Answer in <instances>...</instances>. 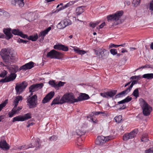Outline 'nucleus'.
<instances>
[{
    "mask_svg": "<svg viewBox=\"0 0 153 153\" xmlns=\"http://www.w3.org/2000/svg\"><path fill=\"white\" fill-rule=\"evenodd\" d=\"M109 52L105 49L102 48L99 50V58L104 59L106 58L109 54Z\"/></svg>",
    "mask_w": 153,
    "mask_h": 153,
    "instance_id": "nucleus-16",
    "label": "nucleus"
},
{
    "mask_svg": "<svg viewBox=\"0 0 153 153\" xmlns=\"http://www.w3.org/2000/svg\"><path fill=\"white\" fill-rule=\"evenodd\" d=\"M89 98V96L85 94L81 93L76 99L77 102L79 101H81L83 100H87Z\"/></svg>",
    "mask_w": 153,
    "mask_h": 153,
    "instance_id": "nucleus-18",
    "label": "nucleus"
},
{
    "mask_svg": "<svg viewBox=\"0 0 153 153\" xmlns=\"http://www.w3.org/2000/svg\"><path fill=\"white\" fill-rule=\"evenodd\" d=\"M11 29L9 28H4L3 29V32L6 35V36L3 34H0V38H5L7 39H9L11 38L13 35L11 33Z\"/></svg>",
    "mask_w": 153,
    "mask_h": 153,
    "instance_id": "nucleus-11",
    "label": "nucleus"
},
{
    "mask_svg": "<svg viewBox=\"0 0 153 153\" xmlns=\"http://www.w3.org/2000/svg\"><path fill=\"white\" fill-rule=\"evenodd\" d=\"M7 81V76H6L4 79H1L0 80V82H2L3 83L8 82V81Z\"/></svg>",
    "mask_w": 153,
    "mask_h": 153,
    "instance_id": "nucleus-56",
    "label": "nucleus"
},
{
    "mask_svg": "<svg viewBox=\"0 0 153 153\" xmlns=\"http://www.w3.org/2000/svg\"><path fill=\"white\" fill-rule=\"evenodd\" d=\"M82 7H84V6H82L78 7L76 9V16L80 15L84 12V9L82 8Z\"/></svg>",
    "mask_w": 153,
    "mask_h": 153,
    "instance_id": "nucleus-27",
    "label": "nucleus"
},
{
    "mask_svg": "<svg viewBox=\"0 0 153 153\" xmlns=\"http://www.w3.org/2000/svg\"><path fill=\"white\" fill-rule=\"evenodd\" d=\"M139 77H140V76H132L130 78V79H137V78H139Z\"/></svg>",
    "mask_w": 153,
    "mask_h": 153,
    "instance_id": "nucleus-62",
    "label": "nucleus"
},
{
    "mask_svg": "<svg viewBox=\"0 0 153 153\" xmlns=\"http://www.w3.org/2000/svg\"><path fill=\"white\" fill-rule=\"evenodd\" d=\"M59 99H60V97L59 96H58L56 98L54 99L52 103L51 104V105H53L55 104H62V103H61V99L59 101Z\"/></svg>",
    "mask_w": 153,
    "mask_h": 153,
    "instance_id": "nucleus-26",
    "label": "nucleus"
},
{
    "mask_svg": "<svg viewBox=\"0 0 153 153\" xmlns=\"http://www.w3.org/2000/svg\"><path fill=\"white\" fill-rule=\"evenodd\" d=\"M74 51L79 54H84L86 53L85 51L79 50V48H74Z\"/></svg>",
    "mask_w": 153,
    "mask_h": 153,
    "instance_id": "nucleus-32",
    "label": "nucleus"
},
{
    "mask_svg": "<svg viewBox=\"0 0 153 153\" xmlns=\"http://www.w3.org/2000/svg\"><path fill=\"white\" fill-rule=\"evenodd\" d=\"M61 103L65 102L73 103L77 102L76 99H75L74 96L72 94H68L64 95L61 99Z\"/></svg>",
    "mask_w": 153,
    "mask_h": 153,
    "instance_id": "nucleus-4",
    "label": "nucleus"
},
{
    "mask_svg": "<svg viewBox=\"0 0 153 153\" xmlns=\"http://www.w3.org/2000/svg\"><path fill=\"white\" fill-rule=\"evenodd\" d=\"M93 113L95 115H97L101 114V113H102V112L101 111L94 112Z\"/></svg>",
    "mask_w": 153,
    "mask_h": 153,
    "instance_id": "nucleus-63",
    "label": "nucleus"
},
{
    "mask_svg": "<svg viewBox=\"0 0 153 153\" xmlns=\"http://www.w3.org/2000/svg\"><path fill=\"white\" fill-rule=\"evenodd\" d=\"M137 81L134 80L132 82L128 88H127L124 91H122L117 94L116 95L115 97V98L121 97L123 96V95L127 94L131 89L133 86L137 83Z\"/></svg>",
    "mask_w": 153,
    "mask_h": 153,
    "instance_id": "nucleus-7",
    "label": "nucleus"
},
{
    "mask_svg": "<svg viewBox=\"0 0 153 153\" xmlns=\"http://www.w3.org/2000/svg\"><path fill=\"white\" fill-rule=\"evenodd\" d=\"M22 97L21 96H18L16 97L15 99L14 100V106L13 108H16L17 107L19 101H22Z\"/></svg>",
    "mask_w": 153,
    "mask_h": 153,
    "instance_id": "nucleus-24",
    "label": "nucleus"
},
{
    "mask_svg": "<svg viewBox=\"0 0 153 153\" xmlns=\"http://www.w3.org/2000/svg\"><path fill=\"white\" fill-rule=\"evenodd\" d=\"M140 0H133L132 4L134 7H137L140 5Z\"/></svg>",
    "mask_w": 153,
    "mask_h": 153,
    "instance_id": "nucleus-34",
    "label": "nucleus"
},
{
    "mask_svg": "<svg viewBox=\"0 0 153 153\" xmlns=\"http://www.w3.org/2000/svg\"><path fill=\"white\" fill-rule=\"evenodd\" d=\"M43 86L42 83L33 84L31 85L29 88V92L32 93L40 89Z\"/></svg>",
    "mask_w": 153,
    "mask_h": 153,
    "instance_id": "nucleus-12",
    "label": "nucleus"
},
{
    "mask_svg": "<svg viewBox=\"0 0 153 153\" xmlns=\"http://www.w3.org/2000/svg\"><path fill=\"white\" fill-rule=\"evenodd\" d=\"M49 84L56 89V84L53 81H50L49 82Z\"/></svg>",
    "mask_w": 153,
    "mask_h": 153,
    "instance_id": "nucleus-44",
    "label": "nucleus"
},
{
    "mask_svg": "<svg viewBox=\"0 0 153 153\" xmlns=\"http://www.w3.org/2000/svg\"><path fill=\"white\" fill-rule=\"evenodd\" d=\"M8 68L11 73H15L17 71H19L18 67L15 65H12L10 67H9Z\"/></svg>",
    "mask_w": 153,
    "mask_h": 153,
    "instance_id": "nucleus-21",
    "label": "nucleus"
},
{
    "mask_svg": "<svg viewBox=\"0 0 153 153\" xmlns=\"http://www.w3.org/2000/svg\"><path fill=\"white\" fill-rule=\"evenodd\" d=\"M146 153H153V150H151L150 149H149L148 150L146 151Z\"/></svg>",
    "mask_w": 153,
    "mask_h": 153,
    "instance_id": "nucleus-64",
    "label": "nucleus"
},
{
    "mask_svg": "<svg viewBox=\"0 0 153 153\" xmlns=\"http://www.w3.org/2000/svg\"><path fill=\"white\" fill-rule=\"evenodd\" d=\"M36 147L37 149L40 148L41 147V144L39 142L38 139H37L36 140V141H35V144H33V145L31 144L30 145L28 146L26 148V149H27L30 148H33Z\"/></svg>",
    "mask_w": 153,
    "mask_h": 153,
    "instance_id": "nucleus-22",
    "label": "nucleus"
},
{
    "mask_svg": "<svg viewBox=\"0 0 153 153\" xmlns=\"http://www.w3.org/2000/svg\"><path fill=\"white\" fill-rule=\"evenodd\" d=\"M68 47L62 44L61 50L65 51H68Z\"/></svg>",
    "mask_w": 153,
    "mask_h": 153,
    "instance_id": "nucleus-42",
    "label": "nucleus"
},
{
    "mask_svg": "<svg viewBox=\"0 0 153 153\" xmlns=\"http://www.w3.org/2000/svg\"><path fill=\"white\" fill-rule=\"evenodd\" d=\"M62 44H56L53 46V48L56 50H61Z\"/></svg>",
    "mask_w": 153,
    "mask_h": 153,
    "instance_id": "nucleus-45",
    "label": "nucleus"
},
{
    "mask_svg": "<svg viewBox=\"0 0 153 153\" xmlns=\"http://www.w3.org/2000/svg\"><path fill=\"white\" fill-rule=\"evenodd\" d=\"M113 139L112 136L105 137L102 136H98L96 140L95 143L96 144L101 146L107 141Z\"/></svg>",
    "mask_w": 153,
    "mask_h": 153,
    "instance_id": "nucleus-6",
    "label": "nucleus"
},
{
    "mask_svg": "<svg viewBox=\"0 0 153 153\" xmlns=\"http://www.w3.org/2000/svg\"><path fill=\"white\" fill-rule=\"evenodd\" d=\"M16 121H23L24 120L23 119V116L19 115L14 117L13 118L12 122H14Z\"/></svg>",
    "mask_w": 153,
    "mask_h": 153,
    "instance_id": "nucleus-29",
    "label": "nucleus"
},
{
    "mask_svg": "<svg viewBox=\"0 0 153 153\" xmlns=\"http://www.w3.org/2000/svg\"><path fill=\"white\" fill-rule=\"evenodd\" d=\"M54 94V91H51L48 93L43 98L42 102L43 104L48 102L53 97Z\"/></svg>",
    "mask_w": 153,
    "mask_h": 153,
    "instance_id": "nucleus-14",
    "label": "nucleus"
},
{
    "mask_svg": "<svg viewBox=\"0 0 153 153\" xmlns=\"http://www.w3.org/2000/svg\"><path fill=\"white\" fill-rule=\"evenodd\" d=\"M57 138V137L55 135H53L50 138V140L51 141L56 140Z\"/></svg>",
    "mask_w": 153,
    "mask_h": 153,
    "instance_id": "nucleus-53",
    "label": "nucleus"
},
{
    "mask_svg": "<svg viewBox=\"0 0 153 153\" xmlns=\"http://www.w3.org/2000/svg\"><path fill=\"white\" fill-rule=\"evenodd\" d=\"M61 53L54 50H52L48 53L47 54V57H50L51 59L56 58L58 59H60V56Z\"/></svg>",
    "mask_w": 153,
    "mask_h": 153,
    "instance_id": "nucleus-10",
    "label": "nucleus"
},
{
    "mask_svg": "<svg viewBox=\"0 0 153 153\" xmlns=\"http://www.w3.org/2000/svg\"><path fill=\"white\" fill-rule=\"evenodd\" d=\"M17 75L14 73H11L10 75L7 76V81L9 82L10 81H13L16 78Z\"/></svg>",
    "mask_w": 153,
    "mask_h": 153,
    "instance_id": "nucleus-25",
    "label": "nucleus"
},
{
    "mask_svg": "<svg viewBox=\"0 0 153 153\" xmlns=\"http://www.w3.org/2000/svg\"><path fill=\"white\" fill-rule=\"evenodd\" d=\"M150 10H153V0L151 1L150 2V6L149 7Z\"/></svg>",
    "mask_w": 153,
    "mask_h": 153,
    "instance_id": "nucleus-52",
    "label": "nucleus"
},
{
    "mask_svg": "<svg viewBox=\"0 0 153 153\" xmlns=\"http://www.w3.org/2000/svg\"><path fill=\"white\" fill-rule=\"evenodd\" d=\"M136 130H134L129 133H126L123 136V139L124 140H127L129 139L134 138L136 136Z\"/></svg>",
    "mask_w": 153,
    "mask_h": 153,
    "instance_id": "nucleus-13",
    "label": "nucleus"
},
{
    "mask_svg": "<svg viewBox=\"0 0 153 153\" xmlns=\"http://www.w3.org/2000/svg\"><path fill=\"white\" fill-rule=\"evenodd\" d=\"M22 109V107H16V108H15V110L16 111V113H18L19 111Z\"/></svg>",
    "mask_w": 153,
    "mask_h": 153,
    "instance_id": "nucleus-59",
    "label": "nucleus"
},
{
    "mask_svg": "<svg viewBox=\"0 0 153 153\" xmlns=\"http://www.w3.org/2000/svg\"><path fill=\"white\" fill-rule=\"evenodd\" d=\"M132 99V98L129 96H128L125 99H124L125 102H128L130 101Z\"/></svg>",
    "mask_w": 153,
    "mask_h": 153,
    "instance_id": "nucleus-51",
    "label": "nucleus"
},
{
    "mask_svg": "<svg viewBox=\"0 0 153 153\" xmlns=\"http://www.w3.org/2000/svg\"><path fill=\"white\" fill-rule=\"evenodd\" d=\"M150 68V65H146L144 66H141L140 68Z\"/></svg>",
    "mask_w": 153,
    "mask_h": 153,
    "instance_id": "nucleus-61",
    "label": "nucleus"
},
{
    "mask_svg": "<svg viewBox=\"0 0 153 153\" xmlns=\"http://www.w3.org/2000/svg\"><path fill=\"white\" fill-rule=\"evenodd\" d=\"M37 97L36 94L32 96L31 97L29 96L27 98V105L30 108L36 107L38 103Z\"/></svg>",
    "mask_w": 153,
    "mask_h": 153,
    "instance_id": "nucleus-5",
    "label": "nucleus"
},
{
    "mask_svg": "<svg viewBox=\"0 0 153 153\" xmlns=\"http://www.w3.org/2000/svg\"><path fill=\"white\" fill-rule=\"evenodd\" d=\"M105 25V22H103L100 25H99L98 27H97V29H100V28H102Z\"/></svg>",
    "mask_w": 153,
    "mask_h": 153,
    "instance_id": "nucleus-57",
    "label": "nucleus"
},
{
    "mask_svg": "<svg viewBox=\"0 0 153 153\" xmlns=\"http://www.w3.org/2000/svg\"><path fill=\"white\" fill-rule=\"evenodd\" d=\"M85 133V131L83 127H78L76 128L75 132H74L72 134L75 135L76 134L78 136H81L84 134Z\"/></svg>",
    "mask_w": 153,
    "mask_h": 153,
    "instance_id": "nucleus-17",
    "label": "nucleus"
},
{
    "mask_svg": "<svg viewBox=\"0 0 153 153\" xmlns=\"http://www.w3.org/2000/svg\"><path fill=\"white\" fill-rule=\"evenodd\" d=\"M15 108H13L10 112L9 113V117H12L13 115L16 113V111L15 110Z\"/></svg>",
    "mask_w": 153,
    "mask_h": 153,
    "instance_id": "nucleus-38",
    "label": "nucleus"
},
{
    "mask_svg": "<svg viewBox=\"0 0 153 153\" xmlns=\"http://www.w3.org/2000/svg\"><path fill=\"white\" fill-rule=\"evenodd\" d=\"M0 54L4 62L6 65H10L14 62L15 54L9 48L2 49Z\"/></svg>",
    "mask_w": 153,
    "mask_h": 153,
    "instance_id": "nucleus-1",
    "label": "nucleus"
},
{
    "mask_svg": "<svg viewBox=\"0 0 153 153\" xmlns=\"http://www.w3.org/2000/svg\"><path fill=\"white\" fill-rule=\"evenodd\" d=\"M27 85V83L24 81L18 85H16L15 89L17 94H19L25 89Z\"/></svg>",
    "mask_w": 153,
    "mask_h": 153,
    "instance_id": "nucleus-8",
    "label": "nucleus"
},
{
    "mask_svg": "<svg viewBox=\"0 0 153 153\" xmlns=\"http://www.w3.org/2000/svg\"><path fill=\"white\" fill-rule=\"evenodd\" d=\"M24 0H17V3L20 7H23L24 5Z\"/></svg>",
    "mask_w": 153,
    "mask_h": 153,
    "instance_id": "nucleus-41",
    "label": "nucleus"
},
{
    "mask_svg": "<svg viewBox=\"0 0 153 153\" xmlns=\"http://www.w3.org/2000/svg\"><path fill=\"white\" fill-rule=\"evenodd\" d=\"M51 27H49L44 31L41 32L38 35L39 37L40 36H42L44 37L45 36L48 34V32L51 30Z\"/></svg>",
    "mask_w": 153,
    "mask_h": 153,
    "instance_id": "nucleus-23",
    "label": "nucleus"
},
{
    "mask_svg": "<svg viewBox=\"0 0 153 153\" xmlns=\"http://www.w3.org/2000/svg\"><path fill=\"white\" fill-rule=\"evenodd\" d=\"M89 26L93 28L95 27L96 26V25L94 23H91L89 24Z\"/></svg>",
    "mask_w": 153,
    "mask_h": 153,
    "instance_id": "nucleus-60",
    "label": "nucleus"
},
{
    "mask_svg": "<svg viewBox=\"0 0 153 153\" xmlns=\"http://www.w3.org/2000/svg\"><path fill=\"white\" fill-rule=\"evenodd\" d=\"M118 47H119V45H115L112 43L110 44L109 45V48H112L113 47L116 48Z\"/></svg>",
    "mask_w": 153,
    "mask_h": 153,
    "instance_id": "nucleus-55",
    "label": "nucleus"
},
{
    "mask_svg": "<svg viewBox=\"0 0 153 153\" xmlns=\"http://www.w3.org/2000/svg\"><path fill=\"white\" fill-rule=\"evenodd\" d=\"M7 72L5 70H3L0 74V77H4L7 74Z\"/></svg>",
    "mask_w": 153,
    "mask_h": 153,
    "instance_id": "nucleus-43",
    "label": "nucleus"
},
{
    "mask_svg": "<svg viewBox=\"0 0 153 153\" xmlns=\"http://www.w3.org/2000/svg\"><path fill=\"white\" fill-rule=\"evenodd\" d=\"M7 100H6L4 102L0 104V111L5 106L7 103Z\"/></svg>",
    "mask_w": 153,
    "mask_h": 153,
    "instance_id": "nucleus-46",
    "label": "nucleus"
},
{
    "mask_svg": "<svg viewBox=\"0 0 153 153\" xmlns=\"http://www.w3.org/2000/svg\"><path fill=\"white\" fill-rule=\"evenodd\" d=\"M34 63L32 62H30L21 66L19 69V71L21 70H27L32 68L34 66Z\"/></svg>",
    "mask_w": 153,
    "mask_h": 153,
    "instance_id": "nucleus-15",
    "label": "nucleus"
},
{
    "mask_svg": "<svg viewBox=\"0 0 153 153\" xmlns=\"http://www.w3.org/2000/svg\"><path fill=\"white\" fill-rule=\"evenodd\" d=\"M140 104L143 109V114L146 116H149L152 110V108L143 99H140Z\"/></svg>",
    "mask_w": 153,
    "mask_h": 153,
    "instance_id": "nucleus-2",
    "label": "nucleus"
},
{
    "mask_svg": "<svg viewBox=\"0 0 153 153\" xmlns=\"http://www.w3.org/2000/svg\"><path fill=\"white\" fill-rule=\"evenodd\" d=\"M21 31H20L19 29H13L12 31V33L13 34L15 35H17L19 36L20 34V33H21Z\"/></svg>",
    "mask_w": 153,
    "mask_h": 153,
    "instance_id": "nucleus-37",
    "label": "nucleus"
},
{
    "mask_svg": "<svg viewBox=\"0 0 153 153\" xmlns=\"http://www.w3.org/2000/svg\"><path fill=\"white\" fill-rule=\"evenodd\" d=\"M19 36H21L23 38H26L28 39V38H29V37H28L27 35L24 34L22 31L21 32Z\"/></svg>",
    "mask_w": 153,
    "mask_h": 153,
    "instance_id": "nucleus-49",
    "label": "nucleus"
},
{
    "mask_svg": "<svg viewBox=\"0 0 153 153\" xmlns=\"http://www.w3.org/2000/svg\"><path fill=\"white\" fill-rule=\"evenodd\" d=\"M28 146H26V145H22L21 146L18 147L17 149L20 150H21L22 149H23L24 148H25V149H26V148Z\"/></svg>",
    "mask_w": 153,
    "mask_h": 153,
    "instance_id": "nucleus-58",
    "label": "nucleus"
},
{
    "mask_svg": "<svg viewBox=\"0 0 153 153\" xmlns=\"http://www.w3.org/2000/svg\"><path fill=\"white\" fill-rule=\"evenodd\" d=\"M71 24V22L69 19H66L61 21L57 25V27L59 29H63Z\"/></svg>",
    "mask_w": 153,
    "mask_h": 153,
    "instance_id": "nucleus-9",
    "label": "nucleus"
},
{
    "mask_svg": "<svg viewBox=\"0 0 153 153\" xmlns=\"http://www.w3.org/2000/svg\"><path fill=\"white\" fill-rule=\"evenodd\" d=\"M125 103V100H124L121 101H119L117 103H118V104H116L113 107H118L119 106V104H123L124 103Z\"/></svg>",
    "mask_w": 153,
    "mask_h": 153,
    "instance_id": "nucleus-50",
    "label": "nucleus"
},
{
    "mask_svg": "<svg viewBox=\"0 0 153 153\" xmlns=\"http://www.w3.org/2000/svg\"><path fill=\"white\" fill-rule=\"evenodd\" d=\"M147 136V134L143 135L141 139L142 141L144 142H147L149 140Z\"/></svg>",
    "mask_w": 153,
    "mask_h": 153,
    "instance_id": "nucleus-39",
    "label": "nucleus"
},
{
    "mask_svg": "<svg viewBox=\"0 0 153 153\" xmlns=\"http://www.w3.org/2000/svg\"><path fill=\"white\" fill-rule=\"evenodd\" d=\"M0 147L3 149H9L8 144L7 143L5 140L0 142Z\"/></svg>",
    "mask_w": 153,
    "mask_h": 153,
    "instance_id": "nucleus-20",
    "label": "nucleus"
},
{
    "mask_svg": "<svg viewBox=\"0 0 153 153\" xmlns=\"http://www.w3.org/2000/svg\"><path fill=\"white\" fill-rule=\"evenodd\" d=\"M39 36H38L37 34L34 35H31L29 37L28 39L29 40H31L32 41H36L38 38Z\"/></svg>",
    "mask_w": 153,
    "mask_h": 153,
    "instance_id": "nucleus-30",
    "label": "nucleus"
},
{
    "mask_svg": "<svg viewBox=\"0 0 153 153\" xmlns=\"http://www.w3.org/2000/svg\"><path fill=\"white\" fill-rule=\"evenodd\" d=\"M110 52L113 55H114L117 54L116 49H112L110 50Z\"/></svg>",
    "mask_w": 153,
    "mask_h": 153,
    "instance_id": "nucleus-48",
    "label": "nucleus"
},
{
    "mask_svg": "<svg viewBox=\"0 0 153 153\" xmlns=\"http://www.w3.org/2000/svg\"><path fill=\"white\" fill-rule=\"evenodd\" d=\"M100 95L101 96L104 97L108 98L107 92L101 93H100Z\"/></svg>",
    "mask_w": 153,
    "mask_h": 153,
    "instance_id": "nucleus-54",
    "label": "nucleus"
},
{
    "mask_svg": "<svg viewBox=\"0 0 153 153\" xmlns=\"http://www.w3.org/2000/svg\"><path fill=\"white\" fill-rule=\"evenodd\" d=\"M65 82H62L61 81H59L58 83L56 84V90L59 89V88L61 86H62L64 85Z\"/></svg>",
    "mask_w": 153,
    "mask_h": 153,
    "instance_id": "nucleus-40",
    "label": "nucleus"
},
{
    "mask_svg": "<svg viewBox=\"0 0 153 153\" xmlns=\"http://www.w3.org/2000/svg\"><path fill=\"white\" fill-rule=\"evenodd\" d=\"M117 92L116 90H112L110 91L107 92L108 97H112L114 96L116 94Z\"/></svg>",
    "mask_w": 153,
    "mask_h": 153,
    "instance_id": "nucleus-31",
    "label": "nucleus"
},
{
    "mask_svg": "<svg viewBox=\"0 0 153 153\" xmlns=\"http://www.w3.org/2000/svg\"><path fill=\"white\" fill-rule=\"evenodd\" d=\"M75 3V1H70L66 5L60 7L56 11V12H58L59 11L64 9L66 8L72 7Z\"/></svg>",
    "mask_w": 153,
    "mask_h": 153,
    "instance_id": "nucleus-19",
    "label": "nucleus"
},
{
    "mask_svg": "<svg viewBox=\"0 0 153 153\" xmlns=\"http://www.w3.org/2000/svg\"><path fill=\"white\" fill-rule=\"evenodd\" d=\"M114 119L116 122L119 123L122 120V116L120 115L118 116H116L114 118Z\"/></svg>",
    "mask_w": 153,
    "mask_h": 153,
    "instance_id": "nucleus-35",
    "label": "nucleus"
},
{
    "mask_svg": "<svg viewBox=\"0 0 153 153\" xmlns=\"http://www.w3.org/2000/svg\"><path fill=\"white\" fill-rule=\"evenodd\" d=\"M139 89L137 88L135 89L132 93V95L136 98L139 96Z\"/></svg>",
    "mask_w": 153,
    "mask_h": 153,
    "instance_id": "nucleus-36",
    "label": "nucleus"
},
{
    "mask_svg": "<svg viewBox=\"0 0 153 153\" xmlns=\"http://www.w3.org/2000/svg\"><path fill=\"white\" fill-rule=\"evenodd\" d=\"M123 11L121 10L117 11L114 14L109 15L107 17V20L108 22L113 21H115L116 22H114L113 24V26H116L118 24L117 21L120 19L121 17L123 14Z\"/></svg>",
    "mask_w": 153,
    "mask_h": 153,
    "instance_id": "nucleus-3",
    "label": "nucleus"
},
{
    "mask_svg": "<svg viewBox=\"0 0 153 153\" xmlns=\"http://www.w3.org/2000/svg\"><path fill=\"white\" fill-rule=\"evenodd\" d=\"M31 115L30 113L25 114L24 116H23V119L24 120V121L31 118Z\"/></svg>",
    "mask_w": 153,
    "mask_h": 153,
    "instance_id": "nucleus-33",
    "label": "nucleus"
},
{
    "mask_svg": "<svg viewBox=\"0 0 153 153\" xmlns=\"http://www.w3.org/2000/svg\"><path fill=\"white\" fill-rule=\"evenodd\" d=\"M28 42V41L27 40H23L20 38H19L17 40V42L19 43H26Z\"/></svg>",
    "mask_w": 153,
    "mask_h": 153,
    "instance_id": "nucleus-47",
    "label": "nucleus"
},
{
    "mask_svg": "<svg viewBox=\"0 0 153 153\" xmlns=\"http://www.w3.org/2000/svg\"><path fill=\"white\" fill-rule=\"evenodd\" d=\"M143 78L147 79H153V73L147 74L143 75Z\"/></svg>",
    "mask_w": 153,
    "mask_h": 153,
    "instance_id": "nucleus-28",
    "label": "nucleus"
}]
</instances>
